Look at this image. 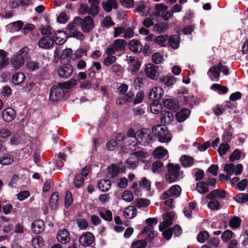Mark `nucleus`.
<instances>
[{
    "instance_id": "f257e3e1",
    "label": "nucleus",
    "mask_w": 248,
    "mask_h": 248,
    "mask_svg": "<svg viewBox=\"0 0 248 248\" xmlns=\"http://www.w3.org/2000/svg\"><path fill=\"white\" fill-rule=\"evenodd\" d=\"M77 80L70 79L68 81L59 83L57 85H53L50 89L49 99L53 102L61 100L67 92L68 88H72L77 84Z\"/></svg>"
},
{
    "instance_id": "f03ea898",
    "label": "nucleus",
    "mask_w": 248,
    "mask_h": 248,
    "mask_svg": "<svg viewBox=\"0 0 248 248\" xmlns=\"http://www.w3.org/2000/svg\"><path fill=\"white\" fill-rule=\"evenodd\" d=\"M29 51L28 47H24L12 58L11 63L15 69H17L24 64L25 60L30 57Z\"/></svg>"
},
{
    "instance_id": "7ed1b4c3",
    "label": "nucleus",
    "mask_w": 248,
    "mask_h": 248,
    "mask_svg": "<svg viewBox=\"0 0 248 248\" xmlns=\"http://www.w3.org/2000/svg\"><path fill=\"white\" fill-rule=\"evenodd\" d=\"M73 24L80 26L83 32L88 33L92 31L94 28V21L91 16H86L83 18L76 17L73 20Z\"/></svg>"
},
{
    "instance_id": "20e7f679",
    "label": "nucleus",
    "mask_w": 248,
    "mask_h": 248,
    "mask_svg": "<svg viewBox=\"0 0 248 248\" xmlns=\"http://www.w3.org/2000/svg\"><path fill=\"white\" fill-rule=\"evenodd\" d=\"M165 128L161 125H157L153 127L152 131L158 141L161 142L168 143L171 140V135Z\"/></svg>"
},
{
    "instance_id": "39448f33",
    "label": "nucleus",
    "mask_w": 248,
    "mask_h": 248,
    "mask_svg": "<svg viewBox=\"0 0 248 248\" xmlns=\"http://www.w3.org/2000/svg\"><path fill=\"white\" fill-rule=\"evenodd\" d=\"M180 167L179 164L169 163L167 166L168 172L165 175V179L170 183L175 182L180 175Z\"/></svg>"
},
{
    "instance_id": "423d86ee",
    "label": "nucleus",
    "mask_w": 248,
    "mask_h": 248,
    "mask_svg": "<svg viewBox=\"0 0 248 248\" xmlns=\"http://www.w3.org/2000/svg\"><path fill=\"white\" fill-rule=\"evenodd\" d=\"M181 188L178 185L171 186L169 190L165 192L160 197L161 200H168L166 202H172L174 198L178 197L181 193Z\"/></svg>"
},
{
    "instance_id": "0eeeda50",
    "label": "nucleus",
    "mask_w": 248,
    "mask_h": 248,
    "mask_svg": "<svg viewBox=\"0 0 248 248\" xmlns=\"http://www.w3.org/2000/svg\"><path fill=\"white\" fill-rule=\"evenodd\" d=\"M126 45V42L124 40L116 39L106 48V53L107 55H111L116 52L123 51Z\"/></svg>"
},
{
    "instance_id": "6e6552de",
    "label": "nucleus",
    "mask_w": 248,
    "mask_h": 248,
    "mask_svg": "<svg viewBox=\"0 0 248 248\" xmlns=\"http://www.w3.org/2000/svg\"><path fill=\"white\" fill-rule=\"evenodd\" d=\"M145 75L152 80H157L159 77L158 67L152 63H148L144 69Z\"/></svg>"
},
{
    "instance_id": "1a4fd4ad",
    "label": "nucleus",
    "mask_w": 248,
    "mask_h": 248,
    "mask_svg": "<svg viewBox=\"0 0 248 248\" xmlns=\"http://www.w3.org/2000/svg\"><path fill=\"white\" fill-rule=\"evenodd\" d=\"M67 28L70 37L76 38L80 41H82L84 39V35L78 30V26L73 24V21L68 24Z\"/></svg>"
},
{
    "instance_id": "9d476101",
    "label": "nucleus",
    "mask_w": 248,
    "mask_h": 248,
    "mask_svg": "<svg viewBox=\"0 0 248 248\" xmlns=\"http://www.w3.org/2000/svg\"><path fill=\"white\" fill-rule=\"evenodd\" d=\"M136 140L141 145H145L151 140V137L148 129H143L137 132Z\"/></svg>"
},
{
    "instance_id": "9b49d317",
    "label": "nucleus",
    "mask_w": 248,
    "mask_h": 248,
    "mask_svg": "<svg viewBox=\"0 0 248 248\" xmlns=\"http://www.w3.org/2000/svg\"><path fill=\"white\" fill-rule=\"evenodd\" d=\"M224 170L230 177L232 175L235 174L237 175L241 173L243 166L241 164H237L235 166L233 164H228L224 166Z\"/></svg>"
},
{
    "instance_id": "f8f14e48",
    "label": "nucleus",
    "mask_w": 248,
    "mask_h": 248,
    "mask_svg": "<svg viewBox=\"0 0 248 248\" xmlns=\"http://www.w3.org/2000/svg\"><path fill=\"white\" fill-rule=\"evenodd\" d=\"M55 40L48 35L42 36L39 40L38 45L41 48L48 49L51 48Z\"/></svg>"
},
{
    "instance_id": "ddd939ff",
    "label": "nucleus",
    "mask_w": 248,
    "mask_h": 248,
    "mask_svg": "<svg viewBox=\"0 0 248 248\" xmlns=\"http://www.w3.org/2000/svg\"><path fill=\"white\" fill-rule=\"evenodd\" d=\"M95 240V237L91 232L83 233L79 238L80 244L84 247L90 246Z\"/></svg>"
},
{
    "instance_id": "4468645a",
    "label": "nucleus",
    "mask_w": 248,
    "mask_h": 248,
    "mask_svg": "<svg viewBox=\"0 0 248 248\" xmlns=\"http://www.w3.org/2000/svg\"><path fill=\"white\" fill-rule=\"evenodd\" d=\"M73 72V66L69 64L62 65L58 69V74L59 77L63 78L70 77Z\"/></svg>"
},
{
    "instance_id": "2eb2a0df",
    "label": "nucleus",
    "mask_w": 248,
    "mask_h": 248,
    "mask_svg": "<svg viewBox=\"0 0 248 248\" xmlns=\"http://www.w3.org/2000/svg\"><path fill=\"white\" fill-rule=\"evenodd\" d=\"M16 116V112L12 108H8L2 111V117L6 122H11L15 118Z\"/></svg>"
},
{
    "instance_id": "dca6fc26",
    "label": "nucleus",
    "mask_w": 248,
    "mask_h": 248,
    "mask_svg": "<svg viewBox=\"0 0 248 248\" xmlns=\"http://www.w3.org/2000/svg\"><path fill=\"white\" fill-rule=\"evenodd\" d=\"M44 229L45 223L41 219H36L31 223V230L34 234H39Z\"/></svg>"
},
{
    "instance_id": "f3484780",
    "label": "nucleus",
    "mask_w": 248,
    "mask_h": 248,
    "mask_svg": "<svg viewBox=\"0 0 248 248\" xmlns=\"http://www.w3.org/2000/svg\"><path fill=\"white\" fill-rule=\"evenodd\" d=\"M163 93V91L161 88L154 87L149 93V98L153 101L159 100L162 97Z\"/></svg>"
},
{
    "instance_id": "a211bd4d",
    "label": "nucleus",
    "mask_w": 248,
    "mask_h": 248,
    "mask_svg": "<svg viewBox=\"0 0 248 248\" xmlns=\"http://www.w3.org/2000/svg\"><path fill=\"white\" fill-rule=\"evenodd\" d=\"M226 196L227 197L228 196V195H226V191L224 190L215 189L208 194L206 196V198L208 200H214L217 198L223 199Z\"/></svg>"
},
{
    "instance_id": "6ab92c4d",
    "label": "nucleus",
    "mask_w": 248,
    "mask_h": 248,
    "mask_svg": "<svg viewBox=\"0 0 248 248\" xmlns=\"http://www.w3.org/2000/svg\"><path fill=\"white\" fill-rule=\"evenodd\" d=\"M58 241L62 244L67 243L70 240V235L66 229L60 230L57 235Z\"/></svg>"
},
{
    "instance_id": "aec40b11",
    "label": "nucleus",
    "mask_w": 248,
    "mask_h": 248,
    "mask_svg": "<svg viewBox=\"0 0 248 248\" xmlns=\"http://www.w3.org/2000/svg\"><path fill=\"white\" fill-rule=\"evenodd\" d=\"M66 33L65 31L58 30L53 32L52 37L55 41H58V44H63L66 41L67 38Z\"/></svg>"
},
{
    "instance_id": "412c9836",
    "label": "nucleus",
    "mask_w": 248,
    "mask_h": 248,
    "mask_svg": "<svg viewBox=\"0 0 248 248\" xmlns=\"http://www.w3.org/2000/svg\"><path fill=\"white\" fill-rule=\"evenodd\" d=\"M14 160L15 157L11 154H4L0 157V164L2 166H8L13 164Z\"/></svg>"
},
{
    "instance_id": "4be33fe9",
    "label": "nucleus",
    "mask_w": 248,
    "mask_h": 248,
    "mask_svg": "<svg viewBox=\"0 0 248 248\" xmlns=\"http://www.w3.org/2000/svg\"><path fill=\"white\" fill-rule=\"evenodd\" d=\"M163 104L167 108L174 111H177L179 107V104L177 102L171 99H166L164 100L163 101Z\"/></svg>"
},
{
    "instance_id": "5701e85b",
    "label": "nucleus",
    "mask_w": 248,
    "mask_h": 248,
    "mask_svg": "<svg viewBox=\"0 0 248 248\" xmlns=\"http://www.w3.org/2000/svg\"><path fill=\"white\" fill-rule=\"evenodd\" d=\"M190 110L186 108H182L180 111L176 114V118L179 122L185 121L189 116Z\"/></svg>"
},
{
    "instance_id": "b1692460",
    "label": "nucleus",
    "mask_w": 248,
    "mask_h": 248,
    "mask_svg": "<svg viewBox=\"0 0 248 248\" xmlns=\"http://www.w3.org/2000/svg\"><path fill=\"white\" fill-rule=\"evenodd\" d=\"M129 48L134 52H140L142 48V46L137 40H132L129 42Z\"/></svg>"
},
{
    "instance_id": "393cba45",
    "label": "nucleus",
    "mask_w": 248,
    "mask_h": 248,
    "mask_svg": "<svg viewBox=\"0 0 248 248\" xmlns=\"http://www.w3.org/2000/svg\"><path fill=\"white\" fill-rule=\"evenodd\" d=\"M119 171L120 169L118 166L114 164L110 165L107 173V177L109 179H113L118 175Z\"/></svg>"
},
{
    "instance_id": "a878e982",
    "label": "nucleus",
    "mask_w": 248,
    "mask_h": 248,
    "mask_svg": "<svg viewBox=\"0 0 248 248\" xmlns=\"http://www.w3.org/2000/svg\"><path fill=\"white\" fill-rule=\"evenodd\" d=\"M137 214V209L134 206H129L124 209V217L126 218H132Z\"/></svg>"
},
{
    "instance_id": "bb28decb",
    "label": "nucleus",
    "mask_w": 248,
    "mask_h": 248,
    "mask_svg": "<svg viewBox=\"0 0 248 248\" xmlns=\"http://www.w3.org/2000/svg\"><path fill=\"white\" fill-rule=\"evenodd\" d=\"M207 74L212 80L213 78L218 79L220 76V71L218 64L217 66L211 67L208 71Z\"/></svg>"
},
{
    "instance_id": "cd10ccee",
    "label": "nucleus",
    "mask_w": 248,
    "mask_h": 248,
    "mask_svg": "<svg viewBox=\"0 0 248 248\" xmlns=\"http://www.w3.org/2000/svg\"><path fill=\"white\" fill-rule=\"evenodd\" d=\"M159 80L167 86H171L176 82L175 78L170 75H165L161 77Z\"/></svg>"
},
{
    "instance_id": "c85d7f7f",
    "label": "nucleus",
    "mask_w": 248,
    "mask_h": 248,
    "mask_svg": "<svg viewBox=\"0 0 248 248\" xmlns=\"http://www.w3.org/2000/svg\"><path fill=\"white\" fill-rule=\"evenodd\" d=\"M98 188L103 192L108 191L111 186V182L109 180H100L97 183Z\"/></svg>"
},
{
    "instance_id": "c756f323",
    "label": "nucleus",
    "mask_w": 248,
    "mask_h": 248,
    "mask_svg": "<svg viewBox=\"0 0 248 248\" xmlns=\"http://www.w3.org/2000/svg\"><path fill=\"white\" fill-rule=\"evenodd\" d=\"M173 118V114L170 111L163 110L160 114V119L162 122L170 123Z\"/></svg>"
},
{
    "instance_id": "7c9ffc66",
    "label": "nucleus",
    "mask_w": 248,
    "mask_h": 248,
    "mask_svg": "<svg viewBox=\"0 0 248 248\" xmlns=\"http://www.w3.org/2000/svg\"><path fill=\"white\" fill-rule=\"evenodd\" d=\"M168 153L167 150L161 146L157 147L154 150L153 155L154 158L161 159Z\"/></svg>"
},
{
    "instance_id": "2f4dec72",
    "label": "nucleus",
    "mask_w": 248,
    "mask_h": 248,
    "mask_svg": "<svg viewBox=\"0 0 248 248\" xmlns=\"http://www.w3.org/2000/svg\"><path fill=\"white\" fill-rule=\"evenodd\" d=\"M169 45L173 49H177L179 46L180 38L178 35H172L168 39Z\"/></svg>"
},
{
    "instance_id": "473e14b6",
    "label": "nucleus",
    "mask_w": 248,
    "mask_h": 248,
    "mask_svg": "<svg viewBox=\"0 0 248 248\" xmlns=\"http://www.w3.org/2000/svg\"><path fill=\"white\" fill-rule=\"evenodd\" d=\"M102 6L105 11L110 12L112 8L116 9L117 8V4L115 0H107L102 3Z\"/></svg>"
},
{
    "instance_id": "72a5a7b5",
    "label": "nucleus",
    "mask_w": 248,
    "mask_h": 248,
    "mask_svg": "<svg viewBox=\"0 0 248 248\" xmlns=\"http://www.w3.org/2000/svg\"><path fill=\"white\" fill-rule=\"evenodd\" d=\"M23 26V23L21 21H17L12 22L7 26L11 32H16L20 30Z\"/></svg>"
},
{
    "instance_id": "f704fd0d",
    "label": "nucleus",
    "mask_w": 248,
    "mask_h": 248,
    "mask_svg": "<svg viewBox=\"0 0 248 248\" xmlns=\"http://www.w3.org/2000/svg\"><path fill=\"white\" fill-rule=\"evenodd\" d=\"M197 202H189L188 207H185L183 209L185 216L189 218H192V211L195 210Z\"/></svg>"
},
{
    "instance_id": "c9c22d12",
    "label": "nucleus",
    "mask_w": 248,
    "mask_h": 248,
    "mask_svg": "<svg viewBox=\"0 0 248 248\" xmlns=\"http://www.w3.org/2000/svg\"><path fill=\"white\" fill-rule=\"evenodd\" d=\"M125 163L127 165V167L132 169L136 168L139 164L138 159L133 156L132 154H131L129 157L126 159Z\"/></svg>"
},
{
    "instance_id": "e433bc0d",
    "label": "nucleus",
    "mask_w": 248,
    "mask_h": 248,
    "mask_svg": "<svg viewBox=\"0 0 248 248\" xmlns=\"http://www.w3.org/2000/svg\"><path fill=\"white\" fill-rule=\"evenodd\" d=\"M26 78L24 73L19 72L16 73L13 76V82L15 85H19L22 83Z\"/></svg>"
},
{
    "instance_id": "4c0bfd02",
    "label": "nucleus",
    "mask_w": 248,
    "mask_h": 248,
    "mask_svg": "<svg viewBox=\"0 0 248 248\" xmlns=\"http://www.w3.org/2000/svg\"><path fill=\"white\" fill-rule=\"evenodd\" d=\"M39 31L43 36L48 35L51 36L53 35L54 32V30L48 25L41 26L39 28Z\"/></svg>"
},
{
    "instance_id": "58836bf2",
    "label": "nucleus",
    "mask_w": 248,
    "mask_h": 248,
    "mask_svg": "<svg viewBox=\"0 0 248 248\" xmlns=\"http://www.w3.org/2000/svg\"><path fill=\"white\" fill-rule=\"evenodd\" d=\"M85 179L81 175L76 174L74 178L75 187L77 188H82L83 186Z\"/></svg>"
},
{
    "instance_id": "ea45409f",
    "label": "nucleus",
    "mask_w": 248,
    "mask_h": 248,
    "mask_svg": "<svg viewBox=\"0 0 248 248\" xmlns=\"http://www.w3.org/2000/svg\"><path fill=\"white\" fill-rule=\"evenodd\" d=\"M181 164L185 167H190L194 164V159L192 157L187 156L183 155L180 158Z\"/></svg>"
},
{
    "instance_id": "a19ab883",
    "label": "nucleus",
    "mask_w": 248,
    "mask_h": 248,
    "mask_svg": "<svg viewBox=\"0 0 248 248\" xmlns=\"http://www.w3.org/2000/svg\"><path fill=\"white\" fill-rule=\"evenodd\" d=\"M147 7V3L144 1H140L137 4V7L135 11L140 13L142 16H146L147 14L145 13V11Z\"/></svg>"
},
{
    "instance_id": "79ce46f5",
    "label": "nucleus",
    "mask_w": 248,
    "mask_h": 248,
    "mask_svg": "<svg viewBox=\"0 0 248 248\" xmlns=\"http://www.w3.org/2000/svg\"><path fill=\"white\" fill-rule=\"evenodd\" d=\"M242 220L241 218L238 217L234 216L231 219L229 222V225L232 229L238 228L240 227Z\"/></svg>"
},
{
    "instance_id": "37998d69",
    "label": "nucleus",
    "mask_w": 248,
    "mask_h": 248,
    "mask_svg": "<svg viewBox=\"0 0 248 248\" xmlns=\"http://www.w3.org/2000/svg\"><path fill=\"white\" fill-rule=\"evenodd\" d=\"M66 155L63 153H59L57 155L56 159V164L57 166L60 168L62 167L64 165V161L66 160Z\"/></svg>"
},
{
    "instance_id": "c03bdc74",
    "label": "nucleus",
    "mask_w": 248,
    "mask_h": 248,
    "mask_svg": "<svg viewBox=\"0 0 248 248\" xmlns=\"http://www.w3.org/2000/svg\"><path fill=\"white\" fill-rule=\"evenodd\" d=\"M167 29L166 25L162 22L157 23L154 27L153 31L155 33H161Z\"/></svg>"
},
{
    "instance_id": "a18cd8bd",
    "label": "nucleus",
    "mask_w": 248,
    "mask_h": 248,
    "mask_svg": "<svg viewBox=\"0 0 248 248\" xmlns=\"http://www.w3.org/2000/svg\"><path fill=\"white\" fill-rule=\"evenodd\" d=\"M163 163L160 160H157L153 163L151 170L154 173L159 172L162 170Z\"/></svg>"
},
{
    "instance_id": "49530a36",
    "label": "nucleus",
    "mask_w": 248,
    "mask_h": 248,
    "mask_svg": "<svg viewBox=\"0 0 248 248\" xmlns=\"http://www.w3.org/2000/svg\"><path fill=\"white\" fill-rule=\"evenodd\" d=\"M196 188L200 193H206L208 191V184L203 182H199L197 185Z\"/></svg>"
},
{
    "instance_id": "de8ad7c7",
    "label": "nucleus",
    "mask_w": 248,
    "mask_h": 248,
    "mask_svg": "<svg viewBox=\"0 0 248 248\" xmlns=\"http://www.w3.org/2000/svg\"><path fill=\"white\" fill-rule=\"evenodd\" d=\"M209 237V233L206 231L200 232L197 235V240L200 243H204Z\"/></svg>"
},
{
    "instance_id": "09e8293b",
    "label": "nucleus",
    "mask_w": 248,
    "mask_h": 248,
    "mask_svg": "<svg viewBox=\"0 0 248 248\" xmlns=\"http://www.w3.org/2000/svg\"><path fill=\"white\" fill-rule=\"evenodd\" d=\"M168 39L167 36L159 35L155 39V42L162 46H165L167 44Z\"/></svg>"
},
{
    "instance_id": "8fccbe9b",
    "label": "nucleus",
    "mask_w": 248,
    "mask_h": 248,
    "mask_svg": "<svg viewBox=\"0 0 248 248\" xmlns=\"http://www.w3.org/2000/svg\"><path fill=\"white\" fill-rule=\"evenodd\" d=\"M27 67L30 71H34L39 69L40 64L34 61H31L27 63Z\"/></svg>"
},
{
    "instance_id": "3c124183",
    "label": "nucleus",
    "mask_w": 248,
    "mask_h": 248,
    "mask_svg": "<svg viewBox=\"0 0 248 248\" xmlns=\"http://www.w3.org/2000/svg\"><path fill=\"white\" fill-rule=\"evenodd\" d=\"M100 216L104 220L110 221L112 220V213L110 210H107L105 212L99 211Z\"/></svg>"
},
{
    "instance_id": "603ef678",
    "label": "nucleus",
    "mask_w": 248,
    "mask_h": 248,
    "mask_svg": "<svg viewBox=\"0 0 248 248\" xmlns=\"http://www.w3.org/2000/svg\"><path fill=\"white\" fill-rule=\"evenodd\" d=\"M155 8L156 10L155 12V15L156 16H160L161 13H163L165 10H167L168 6L164 4L159 3L156 4L155 6Z\"/></svg>"
},
{
    "instance_id": "864d4df0",
    "label": "nucleus",
    "mask_w": 248,
    "mask_h": 248,
    "mask_svg": "<svg viewBox=\"0 0 248 248\" xmlns=\"http://www.w3.org/2000/svg\"><path fill=\"white\" fill-rule=\"evenodd\" d=\"M147 244L146 240H139L133 242L132 244V247L133 248H145Z\"/></svg>"
},
{
    "instance_id": "5fc2aeb1",
    "label": "nucleus",
    "mask_w": 248,
    "mask_h": 248,
    "mask_svg": "<svg viewBox=\"0 0 248 248\" xmlns=\"http://www.w3.org/2000/svg\"><path fill=\"white\" fill-rule=\"evenodd\" d=\"M139 185L140 188L144 189L146 191H149L150 189V182L146 178H142L141 181H140Z\"/></svg>"
},
{
    "instance_id": "6e6d98bb",
    "label": "nucleus",
    "mask_w": 248,
    "mask_h": 248,
    "mask_svg": "<svg viewBox=\"0 0 248 248\" xmlns=\"http://www.w3.org/2000/svg\"><path fill=\"white\" fill-rule=\"evenodd\" d=\"M211 89L214 91H219L221 92L222 93H225L228 91V89L226 86H222L220 84L217 83L213 84L211 86Z\"/></svg>"
},
{
    "instance_id": "4d7b16f0",
    "label": "nucleus",
    "mask_w": 248,
    "mask_h": 248,
    "mask_svg": "<svg viewBox=\"0 0 248 248\" xmlns=\"http://www.w3.org/2000/svg\"><path fill=\"white\" fill-rule=\"evenodd\" d=\"M133 156L136 157L138 159V161L145 158L149 156L148 152L142 151H138L132 153Z\"/></svg>"
},
{
    "instance_id": "13d9d810",
    "label": "nucleus",
    "mask_w": 248,
    "mask_h": 248,
    "mask_svg": "<svg viewBox=\"0 0 248 248\" xmlns=\"http://www.w3.org/2000/svg\"><path fill=\"white\" fill-rule=\"evenodd\" d=\"M233 234V232L230 230H227L224 231L221 235V239L224 242H227L230 241Z\"/></svg>"
},
{
    "instance_id": "bf43d9fd",
    "label": "nucleus",
    "mask_w": 248,
    "mask_h": 248,
    "mask_svg": "<svg viewBox=\"0 0 248 248\" xmlns=\"http://www.w3.org/2000/svg\"><path fill=\"white\" fill-rule=\"evenodd\" d=\"M116 60V58L115 56L111 55H108L107 57H106L103 61V64L106 66H109L111 64H112Z\"/></svg>"
},
{
    "instance_id": "052dcab7",
    "label": "nucleus",
    "mask_w": 248,
    "mask_h": 248,
    "mask_svg": "<svg viewBox=\"0 0 248 248\" xmlns=\"http://www.w3.org/2000/svg\"><path fill=\"white\" fill-rule=\"evenodd\" d=\"M99 12V7L97 5L90 4L89 8V14L92 15L93 17L96 16Z\"/></svg>"
},
{
    "instance_id": "680f3d73",
    "label": "nucleus",
    "mask_w": 248,
    "mask_h": 248,
    "mask_svg": "<svg viewBox=\"0 0 248 248\" xmlns=\"http://www.w3.org/2000/svg\"><path fill=\"white\" fill-rule=\"evenodd\" d=\"M235 202H248V195L246 193H239L232 198Z\"/></svg>"
},
{
    "instance_id": "e2e57ef3",
    "label": "nucleus",
    "mask_w": 248,
    "mask_h": 248,
    "mask_svg": "<svg viewBox=\"0 0 248 248\" xmlns=\"http://www.w3.org/2000/svg\"><path fill=\"white\" fill-rule=\"evenodd\" d=\"M122 197L123 200L126 202H132L134 198L132 193L129 190H125Z\"/></svg>"
},
{
    "instance_id": "0e129e2a",
    "label": "nucleus",
    "mask_w": 248,
    "mask_h": 248,
    "mask_svg": "<svg viewBox=\"0 0 248 248\" xmlns=\"http://www.w3.org/2000/svg\"><path fill=\"white\" fill-rule=\"evenodd\" d=\"M32 245L36 248V245L38 246V248H41L44 245V240L42 237L40 236H37L35 238H33Z\"/></svg>"
},
{
    "instance_id": "69168bd1",
    "label": "nucleus",
    "mask_w": 248,
    "mask_h": 248,
    "mask_svg": "<svg viewBox=\"0 0 248 248\" xmlns=\"http://www.w3.org/2000/svg\"><path fill=\"white\" fill-rule=\"evenodd\" d=\"M230 149V146L228 143L221 144L218 148V152L219 154L222 156L224 155Z\"/></svg>"
},
{
    "instance_id": "338daca9",
    "label": "nucleus",
    "mask_w": 248,
    "mask_h": 248,
    "mask_svg": "<svg viewBox=\"0 0 248 248\" xmlns=\"http://www.w3.org/2000/svg\"><path fill=\"white\" fill-rule=\"evenodd\" d=\"M152 62L155 64L160 63L163 60V56L158 52H155L152 55Z\"/></svg>"
},
{
    "instance_id": "774afa93",
    "label": "nucleus",
    "mask_w": 248,
    "mask_h": 248,
    "mask_svg": "<svg viewBox=\"0 0 248 248\" xmlns=\"http://www.w3.org/2000/svg\"><path fill=\"white\" fill-rule=\"evenodd\" d=\"M172 234L173 228L172 227L169 228L162 232V235L167 240H169L171 239Z\"/></svg>"
}]
</instances>
